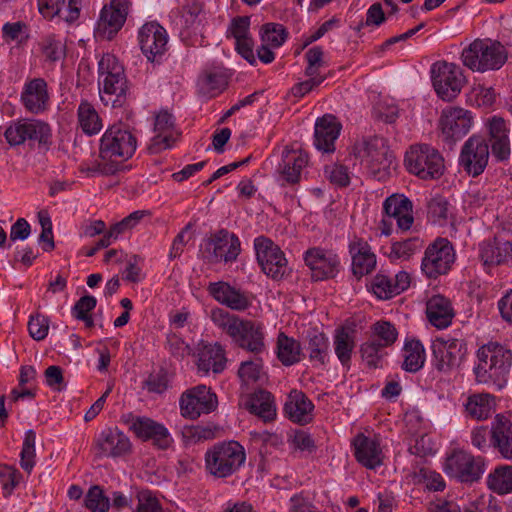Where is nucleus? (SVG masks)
I'll return each instance as SVG.
<instances>
[{
	"mask_svg": "<svg viewBox=\"0 0 512 512\" xmlns=\"http://www.w3.org/2000/svg\"><path fill=\"white\" fill-rule=\"evenodd\" d=\"M130 429L134 434L144 440H152L153 444L160 449H168L173 438L168 429L161 423L148 417H135L130 423Z\"/></svg>",
	"mask_w": 512,
	"mask_h": 512,
	"instance_id": "nucleus-22",
	"label": "nucleus"
},
{
	"mask_svg": "<svg viewBox=\"0 0 512 512\" xmlns=\"http://www.w3.org/2000/svg\"><path fill=\"white\" fill-rule=\"evenodd\" d=\"M479 259L485 267L512 261V232L504 230L493 240L481 242L479 244Z\"/></svg>",
	"mask_w": 512,
	"mask_h": 512,
	"instance_id": "nucleus-20",
	"label": "nucleus"
},
{
	"mask_svg": "<svg viewBox=\"0 0 512 512\" xmlns=\"http://www.w3.org/2000/svg\"><path fill=\"white\" fill-rule=\"evenodd\" d=\"M304 261L314 281L334 278L340 270V258L332 250L314 247L304 253Z\"/></svg>",
	"mask_w": 512,
	"mask_h": 512,
	"instance_id": "nucleus-19",
	"label": "nucleus"
},
{
	"mask_svg": "<svg viewBox=\"0 0 512 512\" xmlns=\"http://www.w3.org/2000/svg\"><path fill=\"white\" fill-rule=\"evenodd\" d=\"M39 12L46 18L58 17L72 23L80 16L82 0H37Z\"/></svg>",
	"mask_w": 512,
	"mask_h": 512,
	"instance_id": "nucleus-34",
	"label": "nucleus"
},
{
	"mask_svg": "<svg viewBox=\"0 0 512 512\" xmlns=\"http://www.w3.org/2000/svg\"><path fill=\"white\" fill-rule=\"evenodd\" d=\"M154 133L148 149L157 154L171 148L177 140L179 133L175 127L174 117L168 111H160L155 116Z\"/></svg>",
	"mask_w": 512,
	"mask_h": 512,
	"instance_id": "nucleus-23",
	"label": "nucleus"
},
{
	"mask_svg": "<svg viewBox=\"0 0 512 512\" xmlns=\"http://www.w3.org/2000/svg\"><path fill=\"white\" fill-rule=\"evenodd\" d=\"M96 298L91 295L81 297L72 308V314L78 320L85 322L86 326H93V319L89 314L96 306Z\"/></svg>",
	"mask_w": 512,
	"mask_h": 512,
	"instance_id": "nucleus-58",
	"label": "nucleus"
},
{
	"mask_svg": "<svg viewBox=\"0 0 512 512\" xmlns=\"http://www.w3.org/2000/svg\"><path fill=\"white\" fill-rule=\"evenodd\" d=\"M100 457H118L130 450L129 438L117 428L103 430L96 439Z\"/></svg>",
	"mask_w": 512,
	"mask_h": 512,
	"instance_id": "nucleus-33",
	"label": "nucleus"
},
{
	"mask_svg": "<svg viewBox=\"0 0 512 512\" xmlns=\"http://www.w3.org/2000/svg\"><path fill=\"white\" fill-rule=\"evenodd\" d=\"M352 154L374 176L385 171L393 159L386 140L378 136L363 138L356 142L352 148Z\"/></svg>",
	"mask_w": 512,
	"mask_h": 512,
	"instance_id": "nucleus-8",
	"label": "nucleus"
},
{
	"mask_svg": "<svg viewBox=\"0 0 512 512\" xmlns=\"http://www.w3.org/2000/svg\"><path fill=\"white\" fill-rule=\"evenodd\" d=\"M245 460L244 447L233 440L216 443L205 453L206 469L217 478L231 476L240 469Z\"/></svg>",
	"mask_w": 512,
	"mask_h": 512,
	"instance_id": "nucleus-6",
	"label": "nucleus"
},
{
	"mask_svg": "<svg viewBox=\"0 0 512 512\" xmlns=\"http://www.w3.org/2000/svg\"><path fill=\"white\" fill-rule=\"evenodd\" d=\"M20 101L24 108L32 114H41L48 110L50 94L47 82L43 78L27 80L23 85Z\"/></svg>",
	"mask_w": 512,
	"mask_h": 512,
	"instance_id": "nucleus-24",
	"label": "nucleus"
},
{
	"mask_svg": "<svg viewBox=\"0 0 512 512\" xmlns=\"http://www.w3.org/2000/svg\"><path fill=\"white\" fill-rule=\"evenodd\" d=\"M383 212L396 221L401 231L409 230L414 223L413 204L404 194L395 193L387 197L383 202Z\"/></svg>",
	"mask_w": 512,
	"mask_h": 512,
	"instance_id": "nucleus-26",
	"label": "nucleus"
},
{
	"mask_svg": "<svg viewBox=\"0 0 512 512\" xmlns=\"http://www.w3.org/2000/svg\"><path fill=\"white\" fill-rule=\"evenodd\" d=\"M326 178L339 187H345L350 183L348 170L345 166L340 164L327 165L324 170Z\"/></svg>",
	"mask_w": 512,
	"mask_h": 512,
	"instance_id": "nucleus-64",
	"label": "nucleus"
},
{
	"mask_svg": "<svg viewBox=\"0 0 512 512\" xmlns=\"http://www.w3.org/2000/svg\"><path fill=\"white\" fill-rule=\"evenodd\" d=\"M433 365L442 373L457 370L467 355V344L464 339L450 336L436 338L432 344Z\"/></svg>",
	"mask_w": 512,
	"mask_h": 512,
	"instance_id": "nucleus-9",
	"label": "nucleus"
},
{
	"mask_svg": "<svg viewBox=\"0 0 512 512\" xmlns=\"http://www.w3.org/2000/svg\"><path fill=\"white\" fill-rule=\"evenodd\" d=\"M238 375L245 384L259 381L262 376L261 361L255 359L242 362L238 370Z\"/></svg>",
	"mask_w": 512,
	"mask_h": 512,
	"instance_id": "nucleus-60",
	"label": "nucleus"
},
{
	"mask_svg": "<svg viewBox=\"0 0 512 512\" xmlns=\"http://www.w3.org/2000/svg\"><path fill=\"white\" fill-rule=\"evenodd\" d=\"M254 249L257 261L267 276L279 280L287 274V259L273 241L264 236L257 237L254 240Z\"/></svg>",
	"mask_w": 512,
	"mask_h": 512,
	"instance_id": "nucleus-15",
	"label": "nucleus"
},
{
	"mask_svg": "<svg viewBox=\"0 0 512 512\" xmlns=\"http://www.w3.org/2000/svg\"><path fill=\"white\" fill-rule=\"evenodd\" d=\"M227 85V79L223 73L216 71L205 72L197 82L199 93L213 97L221 93Z\"/></svg>",
	"mask_w": 512,
	"mask_h": 512,
	"instance_id": "nucleus-48",
	"label": "nucleus"
},
{
	"mask_svg": "<svg viewBox=\"0 0 512 512\" xmlns=\"http://www.w3.org/2000/svg\"><path fill=\"white\" fill-rule=\"evenodd\" d=\"M78 123L87 135L97 134L103 127L98 112L88 101H81L77 110Z\"/></svg>",
	"mask_w": 512,
	"mask_h": 512,
	"instance_id": "nucleus-45",
	"label": "nucleus"
},
{
	"mask_svg": "<svg viewBox=\"0 0 512 512\" xmlns=\"http://www.w3.org/2000/svg\"><path fill=\"white\" fill-rule=\"evenodd\" d=\"M452 217V207L442 196L433 197L428 202V218L440 226L445 225Z\"/></svg>",
	"mask_w": 512,
	"mask_h": 512,
	"instance_id": "nucleus-51",
	"label": "nucleus"
},
{
	"mask_svg": "<svg viewBox=\"0 0 512 512\" xmlns=\"http://www.w3.org/2000/svg\"><path fill=\"white\" fill-rule=\"evenodd\" d=\"M27 132H28V120L17 121L11 123L4 135L7 142L12 146H17L23 144L27 141Z\"/></svg>",
	"mask_w": 512,
	"mask_h": 512,
	"instance_id": "nucleus-61",
	"label": "nucleus"
},
{
	"mask_svg": "<svg viewBox=\"0 0 512 512\" xmlns=\"http://www.w3.org/2000/svg\"><path fill=\"white\" fill-rule=\"evenodd\" d=\"M492 155L500 161L510 156L509 128L504 119L492 117L487 124Z\"/></svg>",
	"mask_w": 512,
	"mask_h": 512,
	"instance_id": "nucleus-35",
	"label": "nucleus"
},
{
	"mask_svg": "<svg viewBox=\"0 0 512 512\" xmlns=\"http://www.w3.org/2000/svg\"><path fill=\"white\" fill-rule=\"evenodd\" d=\"M352 258V272L360 278L371 273L376 267V255L367 241L354 237L349 243Z\"/></svg>",
	"mask_w": 512,
	"mask_h": 512,
	"instance_id": "nucleus-31",
	"label": "nucleus"
},
{
	"mask_svg": "<svg viewBox=\"0 0 512 512\" xmlns=\"http://www.w3.org/2000/svg\"><path fill=\"white\" fill-rule=\"evenodd\" d=\"M431 74L433 87L441 99L451 101L459 95L465 78L458 65L445 61L436 62L432 65Z\"/></svg>",
	"mask_w": 512,
	"mask_h": 512,
	"instance_id": "nucleus-10",
	"label": "nucleus"
},
{
	"mask_svg": "<svg viewBox=\"0 0 512 512\" xmlns=\"http://www.w3.org/2000/svg\"><path fill=\"white\" fill-rule=\"evenodd\" d=\"M444 471L460 482L472 483L484 473V459L464 450H456L446 458Z\"/></svg>",
	"mask_w": 512,
	"mask_h": 512,
	"instance_id": "nucleus-13",
	"label": "nucleus"
},
{
	"mask_svg": "<svg viewBox=\"0 0 512 512\" xmlns=\"http://www.w3.org/2000/svg\"><path fill=\"white\" fill-rule=\"evenodd\" d=\"M306 350L310 361L316 365L324 366L329 361V341L323 332L316 329L308 331Z\"/></svg>",
	"mask_w": 512,
	"mask_h": 512,
	"instance_id": "nucleus-41",
	"label": "nucleus"
},
{
	"mask_svg": "<svg viewBox=\"0 0 512 512\" xmlns=\"http://www.w3.org/2000/svg\"><path fill=\"white\" fill-rule=\"evenodd\" d=\"M398 332L395 326L388 321H378L372 326L370 339H377L384 348L391 346L397 339Z\"/></svg>",
	"mask_w": 512,
	"mask_h": 512,
	"instance_id": "nucleus-55",
	"label": "nucleus"
},
{
	"mask_svg": "<svg viewBox=\"0 0 512 512\" xmlns=\"http://www.w3.org/2000/svg\"><path fill=\"white\" fill-rule=\"evenodd\" d=\"M353 450L356 460L368 469H375L382 464L383 453L379 440L360 433L353 439Z\"/></svg>",
	"mask_w": 512,
	"mask_h": 512,
	"instance_id": "nucleus-28",
	"label": "nucleus"
},
{
	"mask_svg": "<svg viewBox=\"0 0 512 512\" xmlns=\"http://www.w3.org/2000/svg\"><path fill=\"white\" fill-rule=\"evenodd\" d=\"M210 319L213 324L225 332L237 346L254 354H259L264 351V332L261 323L240 318L218 307L210 311Z\"/></svg>",
	"mask_w": 512,
	"mask_h": 512,
	"instance_id": "nucleus-2",
	"label": "nucleus"
},
{
	"mask_svg": "<svg viewBox=\"0 0 512 512\" xmlns=\"http://www.w3.org/2000/svg\"><path fill=\"white\" fill-rule=\"evenodd\" d=\"M495 408V398L488 393L473 394L468 397L465 404L467 414L476 420H486L492 415Z\"/></svg>",
	"mask_w": 512,
	"mask_h": 512,
	"instance_id": "nucleus-42",
	"label": "nucleus"
},
{
	"mask_svg": "<svg viewBox=\"0 0 512 512\" xmlns=\"http://www.w3.org/2000/svg\"><path fill=\"white\" fill-rule=\"evenodd\" d=\"M142 53L149 61H157L167 50L168 34L157 22L145 23L138 32Z\"/></svg>",
	"mask_w": 512,
	"mask_h": 512,
	"instance_id": "nucleus-21",
	"label": "nucleus"
},
{
	"mask_svg": "<svg viewBox=\"0 0 512 512\" xmlns=\"http://www.w3.org/2000/svg\"><path fill=\"white\" fill-rule=\"evenodd\" d=\"M426 315L433 326L438 329H444L451 324L454 310L448 298L437 294L428 299Z\"/></svg>",
	"mask_w": 512,
	"mask_h": 512,
	"instance_id": "nucleus-37",
	"label": "nucleus"
},
{
	"mask_svg": "<svg viewBox=\"0 0 512 512\" xmlns=\"http://www.w3.org/2000/svg\"><path fill=\"white\" fill-rule=\"evenodd\" d=\"M423 247V240L412 237L392 243L389 257L393 260H408Z\"/></svg>",
	"mask_w": 512,
	"mask_h": 512,
	"instance_id": "nucleus-49",
	"label": "nucleus"
},
{
	"mask_svg": "<svg viewBox=\"0 0 512 512\" xmlns=\"http://www.w3.org/2000/svg\"><path fill=\"white\" fill-rule=\"evenodd\" d=\"M356 347L355 336L353 332L345 327L337 328L333 335V348L334 353L347 370L351 366V359Z\"/></svg>",
	"mask_w": 512,
	"mask_h": 512,
	"instance_id": "nucleus-40",
	"label": "nucleus"
},
{
	"mask_svg": "<svg viewBox=\"0 0 512 512\" xmlns=\"http://www.w3.org/2000/svg\"><path fill=\"white\" fill-rule=\"evenodd\" d=\"M217 405L216 394L206 385L187 389L179 399L180 414L190 420H196L202 414L213 412Z\"/></svg>",
	"mask_w": 512,
	"mask_h": 512,
	"instance_id": "nucleus-12",
	"label": "nucleus"
},
{
	"mask_svg": "<svg viewBox=\"0 0 512 512\" xmlns=\"http://www.w3.org/2000/svg\"><path fill=\"white\" fill-rule=\"evenodd\" d=\"M477 364L473 371L478 383H493L501 389L512 366V353L497 342H489L477 351Z\"/></svg>",
	"mask_w": 512,
	"mask_h": 512,
	"instance_id": "nucleus-3",
	"label": "nucleus"
},
{
	"mask_svg": "<svg viewBox=\"0 0 512 512\" xmlns=\"http://www.w3.org/2000/svg\"><path fill=\"white\" fill-rule=\"evenodd\" d=\"M202 5L197 1L184 4L179 10V23L185 29L196 30L201 25Z\"/></svg>",
	"mask_w": 512,
	"mask_h": 512,
	"instance_id": "nucleus-52",
	"label": "nucleus"
},
{
	"mask_svg": "<svg viewBox=\"0 0 512 512\" xmlns=\"http://www.w3.org/2000/svg\"><path fill=\"white\" fill-rule=\"evenodd\" d=\"M35 441L36 434L33 430H28L25 432V437L23 441L22 451H21V467L28 473H30L35 465Z\"/></svg>",
	"mask_w": 512,
	"mask_h": 512,
	"instance_id": "nucleus-57",
	"label": "nucleus"
},
{
	"mask_svg": "<svg viewBox=\"0 0 512 512\" xmlns=\"http://www.w3.org/2000/svg\"><path fill=\"white\" fill-rule=\"evenodd\" d=\"M85 505L92 512H108L110 498L104 495L100 486H92L86 494Z\"/></svg>",
	"mask_w": 512,
	"mask_h": 512,
	"instance_id": "nucleus-56",
	"label": "nucleus"
},
{
	"mask_svg": "<svg viewBox=\"0 0 512 512\" xmlns=\"http://www.w3.org/2000/svg\"><path fill=\"white\" fill-rule=\"evenodd\" d=\"M314 404L300 390H291L284 404L285 416L294 423L308 424L313 419Z\"/></svg>",
	"mask_w": 512,
	"mask_h": 512,
	"instance_id": "nucleus-32",
	"label": "nucleus"
},
{
	"mask_svg": "<svg viewBox=\"0 0 512 512\" xmlns=\"http://www.w3.org/2000/svg\"><path fill=\"white\" fill-rule=\"evenodd\" d=\"M226 357L223 347L219 344L204 345L198 349L197 368L199 372L207 375L221 373L226 366Z\"/></svg>",
	"mask_w": 512,
	"mask_h": 512,
	"instance_id": "nucleus-36",
	"label": "nucleus"
},
{
	"mask_svg": "<svg viewBox=\"0 0 512 512\" xmlns=\"http://www.w3.org/2000/svg\"><path fill=\"white\" fill-rule=\"evenodd\" d=\"M288 442L295 450L309 453L316 450V445L311 435L302 430L292 432L288 437Z\"/></svg>",
	"mask_w": 512,
	"mask_h": 512,
	"instance_id": "nucleus-63",
	"label": "nucleus"
},
{
	"mask_svg": "<svg viewBox=\"0 0 512 512\" xmlns=\"http://www.w3.org/2000/svg\"><path fill=\"white\" fill-rule=\"evenodd\" d=\"M487 487L498 495L512 493V466L502 465L489 473L486 480Z\"/></svg>",
	"mask_w": 512,
	"mask_h": 512,
	"instance_id": "nucleus-44",
	"label": "nucleus"
},
{
	"mask_svg": "<svg viewBox=\"0 0 512 512\" xmlns=\"http://www.w3.org/2000/svg\"><path fill=\"white\" fill-rule=\"evenodd\" d=\"M363 361L370 368L382 367L386 355L385 348L378 343L377 339H369L360 347Z\"/></svg>",
	"mask_w": 512,
	"mask_h": 512,
	"instance_id": "nucleus-54",
	"label": "nucleus"
},
{
	"mask_svg": "<svg viewBox=\"0 0 512 512\" xmlns=\"http://www.w3.org/2000/svg\"><path fill=\"white\" fill-rule=\"evenodd\" d=\"M461 59L464 66L483 73L500 69L507 61V51L499 41L476 39L463 49Z\"/></svg>",
	"mask_w": 512,
	"mask_h": 512,
	"instance_id": "nucleus-4",
	"label": "nucleus"
},
{
	"mask_svg": "<svg viewBox=\"0 0 512 512\" xmlns=\"http://www.w3.org/2000/svg\"><path fill=\"white\" fill-rule=\"evenodd\" d=\"M404 361L402 368L411 373L419 371L425 362V349L418 340L407 342L403 349Z\"/></svg>",
	"mask_w": 512,
	"mask_h": 512,
	"instance_id": "nucleus-46",
	"label": "nucleus"
},
{
	"mask_svg": "<svg viewBox=\"0 0 512 512\" xmlns=\"http://www.w3.org/2000/svg\"><path fill=\"white\" fill-rule=\"evenodd\" d=\"M455 261V251L446 238H437L425 250L421 263L423 273L429 278H437L447 273Z\"/></svg>",
	"mask_w": 512,
	"mask_h": 512,
	"instance_id": "nucleus-14",
	"label": "nucleus"
},
{
	"mask_svg": "<svg viewBox=\"0 0 512 512\" xmlns=\"http://www.w3.org/2000/svg\"><path fill=\"white\" fill-rule=\"evenodd\" d=\"M201 251L210 264L233 262L241 251L240 241L235 234L220 230L205 240Z\"/></svg>",
	"mask_w": 512,
	"mask_h": 512,
	"instance_id": "nucleus-11",
	"label": "nucleus"
},
{
	"mask_svg": "<svg viewBox=\"0 0 512 512\" xmlns=\"http://www.w3.org/2000/svg\"><path fill=\"white\" fill-rule=\"evenodd\" d=\"M491 445L506 460L512 461V416L497 414L491 423Z\"/></svg>",
	"mask_w": 512,
	"mask_h": 512,
	"instance_id": "nucleus-27",
	"label": "nucleus"
},
{
	"mask_svg": "<svg viewBox=\"0 0 512 512\" xmlns=\"http://www.w3.org/2000/svg\"><path fill=\"white\" fill-rule=\"evenodd\" d=\"M138 504L136 511L132 512H162V506L157 497L150 490H140L136 495Z\"/></svg>",
	"mask_w": 512,
	"mask_h": 512,
	"instance_id": "nucleus-62",
	"label": "nucleus"
},
{
	"mask_svg": "<svg viewBox=\"0 0 512 512\" xmlns=\"http://www.w3.org/2000/svg\"><path fill=\"white\" fill-rule=\"evenodd\" d=\"M98 85L101 99L122 105L128 90L124 67L115 55L106 53L98 63Z\"/></svg>",
	"mask_w": 512,
	"mask_h": 512,
	"instance_id": "nucleus-5",
	"label": "nucleus"
},
{
	"mask_svg": "<svg viewBox=\"0 0 512 512\" xmlns=\"http://www.w3.org/2000/svg\"><path fill=\"white\" fill-rule=\"evenodd\" d=\"M288 32L286 28L279 23H266L261 26V42L270 45V47H280L286 41Z\"/></svg>",
	"mask_w": 512,
	"mask_h": 512,
	"instance_id": "nucleus-53",
	"label": "nucleus"
},
{
	"mask_svg": "<svg viewBox=\"0 0 512 512\" xmlns=\"http://www.w3.org/2000/svg\"><path fill=\"white\" fill-rule=\"evenodd\" d=\"M220 427L207 423L205 425H186L182 428L181 435L185 445H195L217 437Z\"/></svg>",
	"mask_w": 512,
	"mask_h": 512,
	"instance_id": "nucleus-43",
	"label": "nucleus"
},
{
	"mask_svg": "<svg viewBox=\"0 0 512 512\" xmlns=\"http://www.w3.org/2000/svg\"><path fill=\"white\" fill-rule=\"evenodd\" d=\"M136 148L137 139L132 131L122 124H114L100 139L98 158L82 162L79 171L87 177L115 175L122 163L134 155Z\"/></svg>",
	"mask_w": 512,
	"mask_h": 512,
	"instance_id": "nucleus-1",
	"label": "nucleus"
},
{
	"mask_svg": "<svg viewBox=\"0 0 512 512\" xmlns=\"http://www.w3.org/2000/svg\"><path fill=\"white\" fill-rule=\"evenodd\" d=\"M245 408L265 422L273 420L276 416L274 397L265 390H259L250 395L245 402Z\"/></svg>",
	"mask_w": 512,
	"mask_h": 512,
	"instance_id": "nucleus-39",
	"label": "nucleus"
},
{
	"mask_svg": "<svg viewBox=\"0 0 512 512\" xmlns=\"http://www.w3.org/2000/svg\"><path fill=\"white\" fill-rule=\"evenodd\" d=\"M472 124V113L462 107H446L442 110L439 119L442 138L448 144L463 138L470 131Z\"/></svg>",
	"mask_w": 512,
	"mask_h": 512,
	"instance_id": "nucleus-16",
	"label": "nucleus"
},
{
	"mask_svg": "<svg viewBox=\"0 0 512 512\" xmlns=\"http://www.w3.org/2000/svg\"><path fill=\"white\" fill-rule=\"evenodd\" d=\"M27 140L37 142L40 147L49 149L52 144V132L49 124L41 120H28Z\"/></svg>",
	"mask_w": 512,
	"mask_h": 512,
	"instance_id": "nucleus-50",
	"label": "nucleus"
},
{
	"mask_svg": "<svg viewBox=\"0 0 512 512\" xmlns=\"http://www.w3.org/2000/svg\"><path fill=\"white\" fill-rule=\"evenodd\" d=\"M406 169L422 180H434L442 176L445 165L439 151L427 144L410 146L405 153Z\"/></svg>",
	"mask_w": 512,
	"mask_h": 512,
	"instance_id": "nucleus-7",
	"label": "nucleus"
},
{
	"mask_svg": "<svg viewBox=\"0 0 512 512\" xmlns=\"http://www.w3.org/2000/svg\"><path fill=\"white\" fill-rule=\"evenodd\" d=\"M416 478L430 491H443L446 487L441 474L429 468H421L416 474Z\"/></svg>",
	"mask_w": 512,
	"mask_h": 512,
	"instance_id": "nucleus-59",
	"label": "nucleus"
},
{
	"mask_svg": "<svg viewBox=\"0 0 512 512\" xmlns=\"http://www.w3.org/2000/svg\"><path fill=\"white\" fill-rule=\"evenodd\" d=\"M340 122L333 115L326 114L318 118L315 123L314 145L322 152L332 153L335 151V142L341 131Z\"/></svg>",
	"mask_w": 512,
	"mask_h": 512,
	"instance_id": "nucleus-29",
	"label": "nucleus"
},
{
	"mask_svg": "<svg viewBox=\"0 0 512 512\" xmlns=\"http://www.w3.org/2000/svg\"><path fill=\"white\" fill-rule=\"evenodd\" d=\"M410 275L405 271H400L394 276L377 274L371 282V290L381 300L390 299L410 286Z\"/></svg>",
	"mask_w": 512,
	"mask_h": 512,
	"instance_id": "nucleus-30",
	"label": "nucleus"
},
{
	"mask_svg": "<svg viewBox=\"0 0 512 512\" xmlns=\"http://www.w3.org/2000/svg\"><path fill=\"white\" fill-rule=\"evenodd\" d=\"M130 6L129 0H111L110 4L105 5L96 26L98 36L111 40L123 27L130 12Z\"/></svg>",
	"mask_w": 512,
	"mask_h": 512,
	"instance_id": "nucleus-18",
	"label": "nucleus"
},
{
	"mask_svg": "<svg viewBox=\"0 0 512 512\" xmlns=\"http://www.w3.org/2000/svg\"><path fill=\"white\" fill-rule=\"evenodd\" d=\"M489 144L479 135H472L462 146L459 156L461 167L473 177L483 173L489 160Z\"/></svg>",
	"mask_w": 512,
	"mask_h": 512,
	"instance_id": "nucleus-17",
	"label": "nucleus"
},
{
	"mask_svg": "<svg viewBox=\"0 0 512 512\" xmlns=\"http://www.w3.org/2000/svg\"><path fill=\"white\" fill-rule=\"evenodd\" d=\"M308 164V155L299 150L284 149L279 166L283 180L289 184L298 183L303 168Z\"/></svg>",
	"mask_w": 512,
	"mask_h": 512,
	"instance_id": "nucleus-38",
	"label": "nucleus"
},
{
	"mask_svg": "<svg viewBox=\"0 0 512 512\" xmlns=\"http://www.w3.org/2000/svg\"><path fill=\"white\" fill-rule=\"evenodd\" d=\"M277 355L283 365H293L300 361L301 346L293 338L281 333L277 340Z\"/></svg>",
	"mask_w": 512,
	"mask_h": 512,
	"instance_id": "nucleus-47",
	"label": "nucleus"
},
{
	"mask_svg": "<svg viewBox=\"0 0 512 512\" xmlns=\"http://www.w3.org/2000/svg\"><path fill=\"white\" fill-rule=\"evenodd\" d=\"M209 294L221 305L234 311H244L251 306L249 295L228 282H211L207 287Z\"/></svg>",
	"mask_w": 512,
	"mask_h": 512,
	"instance_id": "nucleus-25",
	"label": "nucleus"
}]
</instances>
